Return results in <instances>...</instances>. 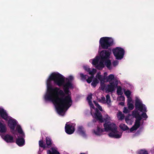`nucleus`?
Returning a JSON list of instances; mask_svg holds the SVG:
<instances>
[{
	"label": "nucleus",
	"mask_w": 154,
	"mask_h": 154,
	"mask_svg": "<svg viewBox=\"0 0 154 154\" xmlns=\"http://www.w3.org/2000/svg\"><path fill=\"white\" fill-rule=\"evenodd\" d=\"M10 142H13L14 141V140H13V137L10 136Z\"/></svg>",
	"instance_id": "nucleus-36"
},
{
	"label": "nucleus",
	"mask_w": 154,
	"mask_h": 154,
	"mask_svg": "<svg viewBox=\"0 0 154 154\" xmlns=\"http://www.w3.org/2000/svg\"><path fill=\"white\" fill-rule=\"evenodd\" d=\"M138 154H148L147 151L145 149H142L138 152Z\"/></svg>",
	"instance_id": "nucleus-26"
},
{
	"label": "nucleus",
	"mask_w": 154,
	"mask_h": 154,
	"mask_svg": "<svg viewBox=\"0 0 154 154\" xmlns=\"http://www.w3.org/2000/svg\"><path fill=\"white\" fill-rule=\"evenodd\" d=\"M120 98H121L122 99V100H124L125 99V97L124 96H121L120 97Z\"/></svg>",
	"instance_id": "nucleus-38"
},
{
	"label": "nucleus",
	"mask_w": 154,
	"mask_h": 154,
	"mask_svg": "<svg viewBox=\"0 0 154 154\" xmlns=\"http://www.w3.org/2000/svg\"><path fill=\"white\" fill-rule=\"evenodd\" d=\"M120 128L123 131H126L128 129L127 126L124 124H121L119 125Z\"/></svg>",
	"instance_id": "nucleus-22"
},
{
	"label": "nucleus",
	"mask_w": 154,
	"mask_h": 154,
	"mask_svg": "<svg viewBox=\"0 0 154 154\" xmlns=\"http://www.w3.org/2000/svg\"><path fill=\"white\" fill-rule=\"evenodd\" d=\"M99 42L100 45L103 48L107 49L112 45L113 40L111 38L103 37L100 38Z\"/></svg>",
	"instance_id": "nucleus-7"
},
{
	"label": "nucleus",
	"mask_w": 154,
	"mask_h": 154,
	"mask_svg": "<svg viewBox=\"0 0 154 154\" xmlns=\"http://www.w3.org/2000/svg\"><path fill=\"white\" fill-rule=\"evenodd\" d=\"M83 68L86 71L88 72L89 74L91 75V77H88L86 80L87 82L90 83L91 82L94 75L96 72V70L95 69H93L92 70H91L90 68L87 66H84Z\"/></svg>",
	"instance_id": "nucleus-9"
},
{
	"label": "nucleus",
	"mask_w": 154,
	"mask_h": 154,
	"mask_svg": "<svg viewBox=\"0 0 154 154\" xmlns=\"http://www.w3.org/2000/svg\"><path fill=\"white\" fill-rule=\"evenodd\" d=\"M125 121L129 125H132L134 120L131 115H128L125 118Z\"/></svg>",
	"instance_id": "nucleus-16"
},
{
	"label": "nucleus",
	"mask_w": 154,
	"mask_h": 154,
	"mask_svg": "<svg viewBox=\"0 0 154 154\" xmlns=\"http://www.w3.org/2000/svg\"><path fill=\"white\" fill-rule=\"evenodd\" d=\"M107 75V73L106 72H105L104 73V76H103V77H104L105 78V77Z\"/></svg>",
	"instance_id": "nucleus-37"
},
{
	"label": "nucleus",
	"mask_w": 154,
	"mask_h": 154,
	"mask_svg": "<svg viewBox=\"0 0 154 154\" xmlns=\"http://www.w3.org/2000/svg\"><path fill=\"white\" fill-rule=\"evenodd\" d=\"M128 103L132 102V99L130 97H128Z\"/></svg>",
	"instance_id": "nucleus-33"
},
{
	"label": "nucleus",
	"mask_w": 154,
	"mask_h": 154,
	"mask_svg": "<svg viewBox=\"0 0 154 154\" xmlns=\"http://www.w3.org/2000/svg\"><path fill=\"white\" fill-rule=\"evenodd\" d=\"M16 130L17 131L18 134L17 135L18 138L16 140V143L17 144L20 146H23L25 143L24 138L25 135L20 126L19 125H17Z\"/></svg>",
	"instance_id": "nucleus-6"
},
{
	"label": "nucleus",
	"mask_w": 154,
	"mask_h": 154,
	"mask_svg": "<svg viewBox=\"0 0 154 154\" xmlns=\"http://www.w3.org/2000/svg\"><path fill=\"white\" fill-rule=\"evenodd\" d=\"M2 138L7 143L10 142V134H5V133L0 134Z\"/></svg>",
	"instance_id": "nucleus-17"
},
{
	"label": "nucleus",
	"mask_w": 154,
	"mask_h": 154,
	"mask_svg": "<svg viewBox=\"0 0 154 154\" xmlns=\"http://www.w3.org/2000/svg\"><path fill=\"white\" fill-rule=\"evenodd\" d=\"M117 116L118 119L120 120L124 119L125 117L124 115L120 112H119L117 113Z\"/></svg>",
	"instance_id": "nucleus-21"
},
{
	"label": "nucleus",
	"mask_w": 154,
	"mask_h": 154,
	"mask_svg": "<svg viewBox=\"0 0 154 154\" xmlns=\"http://www.w3.org/2000/svg\"><path fill=\"white\" fill-rule=\"evenodd\" d=\"M93 112V110H92L91 115L94 118L101 122H105L104 124V129H102L100 125L98 126L97 128L93 131L94 134L96 135H100L105 131H110L111 132L109 134V137L116 138H119L121 137L122 132L118 131L116 125L113 123L111 122L112 118L111 116L106 114L104 116L103 118L101 113L99 112L98 110L94 113Z\"/></svg>",
	"instance_id": "nucleus-2"
},
{
	"label": "nucleus",
	"mask_w": 154,
	"mask_h": 154,
	"mask_svg": "<svg viewBox=\"0 0 154 154\" xmlns=\"http://www.w3.org/2000/svg\"><path fill=\"white\" fill-rule=\"evenodd\" d=\"M125 94L127 97H130V95L131 94V92L130 91L128 90L125 91Z\"/></svg>",
	"instance_id": "nucleus-29"
},
{
	"label": "nucleus",
	"mask_w": 154,
	"mask_h": 154,
	"mask_svg": "<svg viewBox=\"0 0 154 154\" xmlns=\"http://www.w3.org/2000/svg\"><path fill=\"white\" fill-rule=\"evenodd\" d=\"M98 101L103 104L106 103L105 98L104 96L101 97L100 98L98 99Z\"/></svg>",
	"instance_id": "nucleus-24"
},
{
	"label": "nucleus",
	"mask_w": 154,
	"mask_h": 154,
	"mask_svg": "<svg viewBox=\"0 0 154 154\" xmlns=\"http://www.w3.org/2000/svg\"><path fill=\"white\" fill-rule=\"evenodd\" d=\"M10 129L14 130V129L15 126L17 125V122L16 120L10 117Z\"/></svg>",
	"instance_id": "nucleus-14"
},
{
	"label": "nucleus",
	"mask_w": 154,
	"mask_h": 154,
	"mask_svg": "<svg viewBox=\"0 0 154 154\" xmlns=\"http://www.w3.org/2000/svg\"><path fill=\"white\" fill-rule=\"evenodd\" d=\"M0 119H3L7 122L8 125L10 127V118L6 110L0 107Z\"/></svg>",
	"instance_id": "nucleus-10"
},
{
	"label": "nucleus",
	"mask_w": 154,
	"mask_h": 154,
	"mask_svg": "<svg viewBox=\"0 0 154 154\" xmlns=\"http://www.w3.org/2000/svg\"><path fill=\"white\" fill-rule=\"evenodd\" d=\"M107 82H109V83L110 82H113V80H116L114 78V75L113 74H110L107 76L106 78Z\"/></svg>",
	"instance_id": "nucleus-19"
},
{
	"label": "nucleus",
	"mask_w": 154,
	"mask_h": 154,
	"mask_svg": "<svg viewBox=\"0 0 154 154\" xmlns=\"http://www.w3.org/2000/svg\"><path fill=\"white\" fill-rule=\"evenodd\" d=\"M118 63H119V62H118V61L117 60H116L113 62L112 64H113V65L115 66H117V65H118Z\"/></svg>",
	"instance_id": "nucleus-32"
},
{
	"label": "nucleus",
	"mask_w": 154,
	"mask_h": 154,
	"mask_svg": "<svg viewBox=\"0 0 154 154\" xmlns=\"http://www.w3.org/2000/svg\"><path fill=\"white\" fill-rule=\"evenodd\" d=\"M120 104L121 105H123V103H120Z\"/></svg>",
	"instance_id": "nucleus-39"
},
{
	"label": "nucleus",
	"mask_w": 154,
	"mask_h": 154,
	"mask_svg": "<svg viewBox=\"0 0 154 154\" xmlns=\"http://www.w3.org/2000/svg\"><path fill=\"white\" fill-rule=\"evenodd\" d=\"M46 144L48 146H50L51 144V140L50 138L46 137Z\"/></svg>",
	"instance_id": "nucleus-27"
},
{
	"label": "nucleus",
	"mask_w": 154,
	"mask_h": 154,
	"mask_svg": "<svg viewBox=\"0 0 154 154\" xmlns=\"http://www.w3.org/2000/svg\"><path fill=\"white\" fill-rule=\"evenodd\" d=\"M111 53V52L109 50L102 51L100 53L101 58L98 56H96L93 59L90 60L89 61L99 69H102L104 67L103 62L105 61V64L106 66L109 69H110L112 68L111 62L108 59L109 58Z\"/></svg>",
	"instance_id": "nucleus-3"
},
{
	"label": "nucleus",
	"mask_w": 154,
	"mask_h": 154,
	"mask_svg": "<svg viewBox=\"0 0 154 154\" xmlns=\"http://www.w3.org/2000/svg\"><path fill=\"white\" fill-rule=\"evenodd\" d=\"M100 81V88L101 90H103L104 89H106V87L104 83L105 82V78L103 77L101 75L100 72H99L97 73L95 76V78L94 79L91 85L95 87L97 84L99 83Z\"/></svg>",
	"instance_id": "nucleus-5"
},
{
	"label": "nucleus",
	"mask_w": 154,
	"mask_h": 154,
	"mask_svg": "<svg viewBox=\"0 0 154 154\" xmlns=\"http://www.w3.org/2000/svg\"><path fill=\"white\" fill-rule=\"evenodd\" d=\"M123 112L124 113H127L128 112V109L126 107H124Z\"/></svg>",
	"instance_id": "nucleus-35"
},
{
	"label": "nucleus",
	"mask_w": 154,
	"mask_h": 154,
	"mask_svg": "<svg viewBox=\"0 0 154 154\" xmlns=\"http://www.w3.org/2000/svg\"><path fill=\"white\" fill-rule=\"evenodd\" d=\"M94 103L96 106L98 108L100 111H103V110L102 107L100 106L95 101H94Z\"/></svg>",
	"instance_id": "nucleus-25"
},
{
	"label": "nucleus",
	"mask_w": 154,
	"mask_h": 154,
	"mask_svg": "<svg viewBox=\"0 0 154 154\" xmlns=\"http://www.w3.org/2000/svg\"><path fill=\"white\" fill-rule=\"evenodd\" d=\"M106 103L109 106H110L111 105V101L109 95L108 94L106 96Z\"/></svg>",
	"instance_id": "nucleus-20"
},
{
	"label": "nucleus",
	"mask_w": 154,
	"mask_h": 154,
	"mask_svg": "<svg viewBox=\"0 0 154 154\" xmlns=\"http://www.w3.org/2000/svg\"><path fill=\"white\" fill-rule=\"evenodd\" d=\"M118 84V81L117 80H114L113 82H110L109 84L106 86V90L108 92H112L115 90Z\"/></svg>",
	"instance_id": "nucleus-11"
},
{
	"label": "nucleus",
	"mask_w": 154,
	"mask_h": 154,
	"mask_svg": "<svg viewBox=\"0 0 154 154\" xmlns=\"http://www.w3.org/2000/svg\"><path fill=\"white\" fill-rule=\"evenodd\" d=\"M92 98V94H90L88 95L87 98V100L88 102V103L90 106L91 109V110H93L94 112H95L97 109V108H95L94 107V105L92 103L91 101Z\"/></svg>",
	"instance_id": "nucleus-13"
},
{
	"label": "nucleus",
	"mask_w": 154,
	"mask_h": 154,
	"mask_svg": "<svg viewBox=\"0 0 154 154\" xmlns=\"http://www.w3.org/2000/svg\"><path fill=\"white\" fill-rule=\"evenodd\" d=\"M77 132L79 134L83 137H85L86 136L85 131L82 126H80L78 127Z\"/></svg>",
	"instance_id": "nucleus-15"
},
{
	"label": "nucleus",
	"mask_w": 154,
	"mask_h": 154,
	"mask_svg": "<svg viewBox=\"0 0 154 154\" xmlns=\"http://www.w3.org/2000/svg\"><path fill=\"white\" fill-rule=\"evenodd\" d=\"M135 106L136 109L133 112L132 115L133 117L136 119V120L134 125L130 129L131 132L136 130L140 125V121L142 119L141 116L137 110V109L142 112L146 111V108L145 105L142 104L141 102L137 98L136 99Z\"/></svg>",
	"instance_id": "nucleus-4"
},
{
	"label": "nucleus",
	"mask_w": 154,
	"mask_h": 154,
	"mask_svg": "<svg viewBox=\"0 0 154 154\" xmlns=\"http://www.w3.org/2000/svg\"><path fill=\"white\" fill-rule=\"evenodd\" d=\"M115 56L117 59L120 60L123 57L124 50L120 48L117 47L113 50Z\"/></svg>",
	"instance_id": "nucleus-8"
},
{
	"label": "nucleus",
	"mask_w": 154,
	"mask_h": 154,
	"mask_svg": "<svg viewBox=\"0 0 154 154\" xmlns=\"http://www.w3.org/2000/svg\"><path fill=\"white\" fill-rule=\"evenodd\" d=\"M128 108L132 110L134 108V106L133 104L132 103H128Z\"/></svg>",
	"instance_id": "nucleus-28"
},
{
	"label": "nucleus",
	"mask_w": 154,
	"mask_h": 154,
	"mask_svg": "<svg viewBox=\"0 0 154 154\" xmlns=\"http://www.w3.org/2000/svg\"><path fill=\"white\" fill-rule=\"evenodd\" d=\"M51 150V151L49 150L47 151L48 154H60L56 147H52Z\"/></svg>",
	"instance_id": "nucleus-18"
},
{
	"label": "nucleus",
	"mask_w": 154,
	"mask_h": 154,
	"mask_svg": "<svg viewBox=\"0 0 154 154\" xmlns=\"http://www.w3.org/2000/svg\"><path fill=\"white\" fill-rule=\"evenodd\" d=\"M80 75L82 79L83 80L85 79H87V76L86 75H84L83 73H81L80 74Z\"/></svg>",
	"instance_id": "nucleus-31"
},
{
	"label": "nucleus",
	"mask_w": 154,
	"mask_h": 154,
	"mask_svg": "<svg viewBox=\"0 0 154 154\" xmlns=\"http://www.w3.org/2000/svg\"><path fill=\"white\" fill-rule=\"evenodd\" d=\"M66 132L68 134H71L74 131V127L72 124L67 123L65 126Z\"/></svg>",
	"instance_id": "nucleus-12"
},
{
	"label": "nucleus",
	"mask_w": 154,
	"mask_h": 154,
	"mask_svg": "<svg viewBox=\"0 0 154 154\" xmlns=\"http://www.w3.org/2000/svg\"><path fill=\"white\" fill-rule=\"evenodd\" d=\"M80 154H85L84 153H80Z\"/></svg>",
	"instance_id": "nucleus-40"
},
{
	"label": "nucleus",
	"mask_w": 154,
	"mask_h": 154,
	"mask_svg": "<svg viewBox=\"0 0 154 154\" xmlns=\"http://www.w3.org/2000/svg\"><path fill=\"white\" fill-rule=\"evenodd\" d=\"M39 146L41 147H43L44 148H45V146L44 145L43 142L42 140H40L39 142Z\"/></svg>",
	"instance_id": "nucleus-30"
},
{
	"label": "nucleus",
	"mask_w": 154,
	"mask_h": 154,
	"mask_svg": "<svg viewBox=\"0 0 154 154\" xmlns=\"http://www.w3.org/2000/svg\"><path fill=\"white\" fill-rule=\"evenodd\" d=\"M117 92L119 95H122L123 94V92L122 91V88L121 87L119 86L117 87Z\"/></svg>",
	"instance_id": "nucleus-23"
},
{
	"label": "nucleus",
	"mask_w": 154,
	"mask_h": 154,
	"mask_svg": "<svg viewBox=\"0 0 154 154\" xmlns=\"http://www.w3.org/2000/svg\"><path fill=\"white\" fill-rule=\"evenodd\" d=\"M142 116L144 118L146 119L147 116L146 113H143L142 115Z\"/></svg>",
	"instance_id": "nucleus-34"
},
{
	"label": "nucleus",
	"mask_w": 154,
	"mask_h": 154,
	"mask_svg": "<svg viewBox=\"0 0 154 154\" xmlns=\"http://www.w3.org/2000/svg\"><path fill=\"white\" fill-rule=\"evenodd\" d=\"M73 79L72 76L70 75L65 80L63 76L54 72L47 80V90L45 99L54 103L57 113L60 115L63 116L72 105L71 92L69 89L72 88L71 81Z\"/></svg>",
	"instance_id": "nucleus-1"
}]
</instances>
